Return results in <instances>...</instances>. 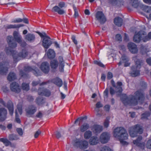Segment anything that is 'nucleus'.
<instances>
[{"label":"nucleus","mask_w":151,"mask_h":151,"mask_svg":"<svg viewBox=\"0 0 151 151\" xmlns=\"http://www.w3.org/2000/svg\"><path fill=\"white\" fill-rule=\"evenodd\" d=\"M134 94V96L131 95L129 99L127 94H122L121 100L125 105L135 106L138 104V101L142 103L145 98L144 92L141 90H138L135 92Z\"/></svg>","instance_id":"obj_1"},{"label":"nucleus","mask_w":151,"mask_h":151,"mask_svg":"<svg viewBox=\"0 0 151 151\" xmlns=\"http://www.w3.org/2000/svg\"><path fill=\"white\" fill-rule=\"evenodd\" d=\"M114 137L119 139L123 145H127L128 143L124 141L127 139L128 135L126 129L123 127H117L114 131Z\"/></svg>","instance_id":"obj_2"},{"label":"nucleus","mask_w":151,"mask_h":151,"mask_svg":"<svg viewBox=\"0 0 151 151\" xmlns=\"http://www.w3.org/2000/svg\"><path fill=\"white\" fill-rule=\"evenodd\" d=\"M5 51L7 55H12L14 62L15 63L19 61L21 58H25L28 54V51L25 48L23 49L20 52L18 53L16 51L7 47L5 49Z\"/></svg>","instance_id":"obj_3"},{"label":"nucleus","mask_w":151,"mask_h":151,"mask_svg":"<svg viewBox=\"0 0 151 151\" xmlns=\"http://www.w3.org/2000/svg\"><path fill=\"white\" fill-rule=\"evenodd\" d=\"M133 60L135 62V65L131 67L130 74L132 77H136L140 75V69L143 61L141 59H137V56H134Z\"/></svg>","instance_id":"obj_4"},{"label":"nucleus","mask_w":151,"mask_h":151,"mask_svg":"<svg viewBox=\"0 0 151 151\" xmlns=\"http://www.w3.org/2000/svg\"><path fill=\"white\" fill-rule=\"evenodd\" d=\"M14 38L12 36H8L7 37L6 40L9 47L12 48H14L17 46V43L21 42L22 37L19 32L14 31L13 33Z\"/></svg>","instance_id":"obj_5"},{"label":"nucleus","mask_w":151,"mask_h":151,"mask_svg":"<svg viewBox=\"0 0 151 151\" xmlns=\"http://www.w3.org/2000/svg\"><path fill=\"white\" fill-rule=\"evenodd\" d=\"M24 70V71L22 70H20L19 73L20 77L24 78H27L29 77L28 73L29 72H32L33 74L36 76H41L42 74V72L38 68H36L33 69L29 66L25 67Z\"/></svg>","instance_id":"obj_6"},{"label":"nucleus","mask_w":151,"mask_h":151,"mask_svg":"<svg viewBox=\"0 0 151 151\" xmlns=\"http://www.w3.org/2000/svg\"><path fill=\"white\" fill-rule=\"evenodd\" d=\"M59 63L57 60L54 59L50 62V66L52 69H56L59 65V70L61 72H63L64 71L65 67V62L62 56H60L58 58Z\"/></svg>","instance_id":"obj_7"},{"label":"nucleus","mask_w":151,"mask_h":151,"mask_svg":"<svg viewBox=\"0 0 151 151\" xmlns=\"http://www.w3.org/2000/svg\"><path fill=\"white\" fill-rule=\"evenodd\" d=\"M129 4L132 7L128 6L127 8L130 11L132 10V7L136 8L139 6L142 10L147 13H149L151 12V8L140 4L138 0H130Z\"/></svg>","instance_id":"obj_8"},{"label":"nucleus","mask_w":151,"mask_h":151,"mask_svg":"<svg viewBox=\"0 0 151 151\" xmlns=\"http://www.w3.org/2000/svg\"><path fill=\"white\" fill-rule=\"evenodd\" d=\"M129 134L132 137L137 136L138 134H141L143 132L142 127L140 124H137L130 127L129 131Z\"/></svg>","instance_id":"obj_9"},{"label":"nucleus","mask_w":151,"mask_h":151,"mask_svg":"<svg viewBox=\"0 0 151 151\" xmlns=\"http://www.w3.org/2000/svg\"><path fill=\"white\" fill-rule=\"evenodd\" d=\"M37 33L42 38V45L45 49L48 48L52 44V41L50 37L47 36L45 32L43 34L39 32H37Z\"/></svg>","instance_id":"obj_10"},{"label":"nucleus","mask_w":151,"mask_h":151,"mask_svg":"<svg viewBox=\"0 0 151 151\" xmlns=\"http://www.w3.org/2000/svg\"><path fill=\"white\" fill-rule=\"evenodd\" d=\"M0 103L7 108L9 114L11 116L13 115L14 111V105L11 100H9L7 103H6L2 99H0Z\"/></svg>","instance_id":"obj_11"},{"label":"nucleus","mask_w":151,"mask_h":151,"mask_svg":"<svg viewBox=\"0 0 151 151\" xmlns=\"http://www.w3.org/2000/svg\"><path fill=\"white\" fill-rule=\"evenodd\" d=\"M74 146L81 150L87 149L88 146V142L86 140H77L74 141Z\"/></svg>","instance_id":"obj_12"},{"label":"nucleus","mask_w":151,"mask_h":151,"mask_svg":"<svg viewBox=\"0 0 151 151\" xmlns=\"http://www.w3.org/2000/svg\"><path fill=\"white\" fill-rule=\"evenodd\" d=\"M146 35V32L142 30H140L137 33L136 32L133 38V41L136 43H139L141 40H142L143 36Z\"/></svg>","instance_id":"obj_13"},{"label":"nucleus","mask_w":151,"mask_h":151,"mask_svg":"<svg viewBox=\"0 0 151 151\" xmlns=\"http://www.w3.org/2000/svg\"><path fill=\"white\" fill-rule=\"evenodd\" d=\"M111 136L110 133L107 132H103L99 137V140L101 144L107 143L110 139Z\"/></svg>","instance_id":"obj_14"},{"label":"nucleus","mask_w":151,"mask_h":151,"mask_svg":"<svg viewBox=\"0 0 151 151\" xmlns=\"http://www.w3.org/2000/svg\"><path fill=\"white\" fill-rule=\"evenodd\" d=\"M142 139V137L141 136H139L136 139L133 141V143L141 149L144 150L145 146V144L144 142H141Z\"/></svg>","instance_id":"obj_15"},{"label":"nucleus","mask_w":151,"mask_h":151,"mask_svg":"<svg viewBox=\"0 0 151 151\" xmlns=\"http://www.w3.org/2000/svg\"><path fill=\"white\" fill-rule=\"evenodd\" d=\"M37 110V108L35 106L32 104L29 105L25 110L26 115L27 116L30 117L35 114Z\"/></svg>","instance_id":"obj_16"},{"label":"nucleus","mask_w":151,"mask_h":151,"mask_svg":"<svg viewBox=\"0 0 151 151\" xmlns=\"http://www.w3.org/2000/svg\"><path fill=\"white\" fill-rule=\"evenodd\" d=\"M95 17L99 21L101 24H104L106 21V18L102 11L97 12Z\"/></svg>","instance_id":"obj_17"},{"label":"nucleus","mask_w":151,"mask_h":151,"mask_svg":"<svg viewBox=\"0 0 151 151\" xmlns=\"http://www.w3.org/2000/svg\"><path fill=\"white\" fill-rule=\"evenodd\" d=\"M10 88L12 91L16 93H19L21 91L20 86L16 82H13L11 83L10 85Z\"/></svg>","instance_id":"obj_18"},{"label":"nucleus","mask_w":151,"mask_h":151,"mask_svg":"<svg viewBox=\"0 0 151 151\" xmlns=\"http://www.w3.org/2000/svg\"><path fill=\"white\" fill-rule=\"evenodd\" d=\"M37 92L39 95H44L47 97L49 96L51 94L50 91L44 88H39L38 89Z\"/></svg>","instance_id":"obj_19"},{"label":"nucleus","mask_w":151,"mask_h":151,"mask_svg":"<svg viewBox=\"0 0 151 151\" xmlns=\"http://www.w3.org/2000/svg\"><path fill=\"white\" fill-rule=\"evenodd\" d=\"M128 48L131 53L136 54L138 52V50L137 45L133 42H129L127 45Z\"/></svg>","instance_id":"obj_20"},{"label":"nucleus","mask_w":151,"mask_h":151,"mask_svg":"<svg viewBox=\"0 0 151 151\" xmlns=\"http://www.w3.org/2000/svg\"><path fill=\"white\" fill-rule=\"evenodd\" d=\"M129 59L128 57L125 55H123L121 57V60L118 63V65L120 66L122 63H124L125 67L129 66L130 65V63L129 62Z\"/></svg>","instance_id":"obj_21"},{"label":"nucleus","mask_w":151,"mask_h":151,"mask_svg":"<svg viewBox=\"0 0 151 151\" xmlns=\"http://www.w3.org/2000/svg\"><path fill=\"white\" fill-rule=\"evenodd\" d=\"M42 71L44 73L47 74L50 71V66L47 62H44L42 63L40 67Z\"/></svg>","instance_id":"obj_22"},{"label":"nucleus","mask_w":151,"mask_h":151,"mask_svg":"<svg viewBox=\"0 0 151 151\" xmlns=\"http://www.w3.org/2000/svg\"><path fill=\"white\" fill-rule=\"evenodd\" d=\"M7 110L3 107L0 108V121L3 122L7 118Z\"/></svg>","instance_id":"obj_23"},{"label":"nucleus","mask_w":151,"mask_h":151,"mask_svg":"<svg viewBox=\"0 0 151 151\" xmlns=\"http://www.w3.org/2000/svg\"><path fill=\"white\" fill-rule=\"evenodd\" d=\"M9 68L4 63H0V74L2 75H6L8 73Z\"/></svg>","instance_id":"obj_24"},{"label":"nucleus","mask_w":151,"mask_h":151,"mask_svg":"<svg viewBox=\"0 0 151 151\" xmlns=\"http://www.w3.org/2000/svg\"><path fill=\"white\" fill-rule=\"evenodd\" d=\"M51 82L59 87H61L63 83L62 80L58 77L52 79L51 80Z\"/></svg>","instance_id":"obj_25"},{"label":"nucleus","mask_w":151,"mask_h":151,"mask_svg":"<svg viewBox=\"0 0 151 151\" xmlns=\"http://www.w3.org/2000/svg\"><path fill=\"white\" fill-rule=\"evenodd\" d=\"M109 3L112 5L120 7L123 5L124 2L122 0H109Z\"/></svg>","instance_id":"obj_26"},{"label":"nucleus","mask_w":151,"mask_h":151,"mask_svg":"<svg viewBox=\"0 0 151 151\" xmlns=\"http://www.w3.org/2000/svg\"><path fill=\"white\" fill-rule=\"evenodd\" d=\"M36 103L40 106H43L46 102L45 99L42 97L38 96L36 99Z\"/></svg>","instance_id":"obj_27"},{"label":"nucleus","mask_w":151,"mask_h":151,"mask_svg":"<svg viewBox=\"0 0 151 151\" xmlns=\"http://www.w3.org/2000/svg\"><path fill=\"white\" fill-rule=\"evenodd\" d=\"M99 139L96 136L92 137L89 140V143L90 145H97L99 143Z\"/></svg>","instance_id":"obj_28"},{"label":"nucleus","mask_w":151,"mask_h":151,"mask_svg":"<svg viewBox=\"0 0 151 151\" xmlns=\"http://www.w3.org/2000/svg\"><path fill=\"white\" fill-rule=\"evenodd\" d=\"M114 23L115 25L118 27H121L123 24V19L119 17H116L114 19Z\"/></svg>","instance_id":"obj_29"},{"label":"nucleus","mask_w":151,"mask_h":151,"mask_svg":"<svg viewBox=\"0 0 151 151\" xmlns=\"http://www.w3.org/2000/svg\"><path fill=\"white\" fill-rule=\"evenodd\" d=\"M47 55L48 58L50 59H54L55 56V53L53 50L49 49L47 52Z\"/></svg>","instance_id":"obj_30"},{"label":"nucleus","mask_w":151,"mask_h":151,"mask_svg":"<svg viewBox=\"0 0 151 151\" xmlns=\"http://www.w3.org/2000/svg\"><path fill=\"white\" fill-rule=\"evenodd\" d=\"M52 10V12H57L60 15L63 14L65 13L63 10L61 9L57 6H55L53 7Z\"/></svg>","instance_id":"obj_31"},{"label":"nucleus","mask_w":151,"mask_h":151,"mask_svg":"<svg viewBox=\"0 0 151 151\" xmlns=\"http://www.w3.org/2000/svg\"><path fill=\"white\" fill-rule=\"evenodd\" d=\"M25 39L30 42H32L35 40V36L33 34L28 33L26 35Z\"/></svg>","instance_id":"obj_32"},{"label":"nucleus","mask_w":151,"mask_h":151,"mask_svg":"<svg viewBox=\"0 0 151 151\" xmlns=\"http://www.w3.org/2000/svg\"><path fill=\"white\" fill-rule=\"evenodd\" d=\"M93 128L94 129L93 132L95 133H99L103 130L102 127L99 125H94Z\"/></svg>","instance_id":"obj_33"},{"label":"nucleus","mask_w":151,"mask_h":151,"mask_svg":"<svg viewBox=\"0 0 151 151\" xmlns=\"http://www.w3.org/2000/svg\"><path fill=\"white\" fill-rule=\"evenodd\" d=\"M15 73L13 72H10L7 76V80L9 81H12L16 79Z\"/></svg>","instance_id":"obj_34"},{"label":"nucleus","mask_w":151,"mask_h":151,"mask_svg":"<svg viewBox=\"0 0 151 151\" xmlns=\"http://www.w3.org/2000/svg\"><path fill=\"white\" fill-rule=\"evenodd\" d=\"M22 26L23 25L21 24H9L4 25V27L5 29H10L19 28Z\"/></svg>","instance_id":"obj_35"},{"label":"nucleus","mask_w":151,"mask_h":151,"mask_svg":"<svg viewBox=\"0 0 151 151\" xmlns=\"http://www.w3.org/2000/svg\"><path fill=\"white\" fill-rule=\"evenodd\" d=\"M89 128V125L88 123H85L82 125L80 128V131L81 132H83L86 131Z\"/></svg>","instance_id":"obj_36"},{"label":"nucleus","mask_w":151,"mask_h":151,"mask_svg":"<svg viewBox=\"0 0 151 151\" xmlns=\"http://www.w3.org/2000/svg\"><path fill=\"white\" fill-rule=\"evenodd\" d=\"M150 114L149 112L146 111L142 114L141 119L142 120H148V117L150 116Z\"/></svg>","instance_id":"obj_37"},{"label":"nucleus","mask_w":151,"mask_h":151,"mask_svg":"<svg viewBox=\"0 0 151 151\" xmlns=\"http://www.w3.org/2000/svg\"><path fill=\"white\" fill-rule=\"evenodd\" d=\"M117 86H116V88L118 90V91L116 92H119L121 93L123 91L122 87V83L121 82L118 81L116 83Z\"/></svg>","instance_id":"obj_38"},{"label":"nucleus","mask_w":151,"mask_h":151,"mask_svg":"<svg viewBox=\"0 0 151 151\" xmlns=\"http://www.w3.org/2000/svg\"><path fill=\"white\" fill-rule=\"evenodd\" d=\"M0 141L2 142L6 146H8L11 144V142L6 138H0Z\"/></svg>","instance_id":"obj_39"},{"label":"nucleus","mask_w":151,"mask_h":151,"mask_svg":"<svg viewBox=\"0 0 151 151\" xmlns=\"http://www.w3.org/2000/svg\"><path fill=\"white\" fill-rule=\"evenodd\" d=\"M92 135V132L90 130H87L86 131L84 134V138L86 139H88L91 138Z\"/></svg>","instance_id":"obj_40"},{"label":"nucleus","mask_w":151,"mask_h":151,"mask_svg":"<svg viewBox=\"0 0 151 151\" xmlns=\"http://www.w3.org/2000/svg\"><path fill=\"white\" fill-rule=\"evenodd\" d=\"M151 39V32H149L147 35H146L142 38V41L144 42H147Z\"/></svg>","instance_id":"obj_41"},{"label":"nucleus","mask_w":151,"mask_h":151,"mask_svg":"<svg viewBox=\"0 0 151 151\" xmlns=\"http://www.w3.org/2000/svg\"><path fill=\"white\" fill-rule=\"evenodd\" d=\"M19 139L18 135L14 134H10L9 136V139L10 141L17 140Z\"/></svg>","instance_id":"obj_42"},{"label":"nucleus","mask_w":151,"mask_h":151,"mask_svg":"<svg viewBox=\"0 0 151 151\" xmlns=\"http://www.w3.org/2000/svg\"><path fill=\"white\" fill-rule=\"evenodd\" d=\"M22 88L23 90L28 91L29 89V83H23L22 84Z\"/></svg>","instance_id":"obj_43"},{"label":"nucleus","mask_w":151,"mask_h":151,"mask_svg":"<svg viewBox=\"0 0 151 151\" xmlns=\"http://www.w3.org/2000/svg\"><path fill=\"white\" fill-rule=\"evenodd\" d=\"M87 119V116H81L78 118L75 121V124H76L78 122H80L82 121L84 119Z\"/></svg>","instance_id":"obj_44"},{"label":"nucleus","mask_w":151,"mask_h":151,"mask_svg":"<svg viewBox=\"0 0 151 151\" xmlns=\"http://www.w3.org/2000/svg\"><path fill=\"white\" fill-rule=\"evenodd\" d=\"M100 151H113L111 148L109 147L104 146L102 147L101 148Z\"/></svg>","instance_id":"obj_45"},{"label":"nucleus","mask_w":151,"mask_h":151,"mask_svg":"<svg viewBox=\"0 0 151 151\" xmlns=\"http://www.w3.org/2000/svg\"><path fill=\"white\" fill-rule=\"evenodd\" d=\"M94 63L100 67L102 68L105 67V65L100 61L94 60Z\"/></svg>","instance_id":"obj_46"},{"label":"nucleus","mask_w":151,"mask_h":151,"mask_svg":"<svg viewBox=\"0 0 151 151\" xmlns=\"http://www.w3.org/2000/svg\"><path fill=\"white\" fill-rule=\"evenodd\" d=\"M15 113V121L17 123L20 124L21 123V120L19 118V115L17 111H16Z\"/></svg>","instance_id":"obj_47"},{"label":"nucleus","mask_w":151,"mask_h":151,"mask_svg":"<svg viewBox=\"0 0 151 151\" xmlns=\"http://www.w3.org/2000/svg\"><path fill=\"white\" fill-rule=\"evenodd\" d=\"M109 118L107 117L105 121H104V125L105 127L107 128L108 127L109 124Z\"/></svg>","instance_id":"obj_48"},{"label":"nucleus","mask_w":151,"mask_h":151,"mask_svg":"<svg viewBox=\"0 0 151 151\" xmlns=\"http://www.w3.org/2000/svg\"><path fill=\"white\" fill-rule=\"evenodd\" d=\"M109 90L106 88L104 92V99L107 98L108 97Z\"/></svg>","instance_id":"obj_49"},{"label":"nucleus","mask_w":151,"mask_h":151,"mask_svg":"<svg viewBox=\"0 0 151 151\" xmlns=\"http://www.w3.org/2000/svg\"><path fill=\"white\" fill-rule=\"evenodd\" d=\"M140 85L143 89H146L147 87V83L144 81H142L140 82Z\"/></svg>","instance_id":"obj_50"},{"label":"nucleus","mask_w":151,"mask_h":151,"mask_svg":"<svg viewBox=\"0 0 151 151\" xmlns=\"http://www.w3.org/2000/svg\"><path fill=\"white\" fill-rule=\"evenodd\" d=\"M146 146L148 149H151V139H149L147 141Z\"/></svg>","instance_id":"obj_51"},{"label":"nucleus","mask_w":151,"mask_h":151,"mask_svg":"<svg viewBox=\"0 0 151 151\" xmlns=\"http://www.w3.org/2000/svg\"><path fill=\"white\" fill-rule=\"evenodd\" d=\"M115 38L116 40L118 41H122V37L121 35L118 34L116 35Z\"/></svg>","instance_id":"obj_52"},{"label":"nucleus","mask_w":151,"mask_h":151,"mask_svg":"<svg viewBox=\"0 0 151 151\" xmlns=\"http://www.w3.org/2000/svg\"><path fill=\"white\" fill-rule=\"evenodd\" d=\"M16 131L19 135L22 136L23 135V132L22 128H17L16 129Z\"/></svg>","instance_id":"obj_53"},{"label":"nucleus","mask_w":151,"mask_h":151,"mask_svg":"<svg viewBox=\"0 0 151 151\" xmlns=\"http://www.w3.org/2000/svg\"><path fill=\"white\" fill-rule=\"evenodd\" d=\"M23 21L22 19L20 18H18L17 19H14L12 22L13 23H19L22 22Z\"/></svg>","instance_id":"obj_54"},{"label":"nucleus","mask_w":151,"mask_h":151,"mask_svg":"<svg viewBox=\"0 0 151 151\" xmlns=\"http://www.w3.org/2000/svg\"><path fill=\"white\" fill-rule=\"evenodd\" d=\"M71 39L73 42L76 45L78 44V42L77 40L76 39V36L74 35H72L71 36Z\"/></svg>","instance_id":"obj_55"},{"label":"nucleus","mask_w":151,"mask_h":151,"mask_svg":"<svg viewBox=\"0 0 151 151\" xmlns=\"http://www.w3.org/2000/svg\"><path fill=\"white\" fill-rule=\"evenodd\" d=\"M113 77L112 73L110 72H109L107 74V79L108 80H110Z\"/></svg>","instance_id":"obj_56"},{"label":"nucleus","mask_w":151,"mask_h":151,"mask_svg":"<svg viewBox=\"0 0 151 151\" xmlns=\"http://www.w3.org/2000/svg\"><path fill=\"white\" fill-rule=\"evenodd\" d=\"M109 91L110 94L113 96L115 93V91L114 89L112 87H110L109 89Z\"/></svg>","instance_id":"obj_57"},{"label":"nucleus","mask_w":151,"mask_h":151,"mask_svg":"<svg viewBox=\"0 0 151 151\" xmlns=\"http://www.w3.org/2000/svg\"><path fill=\"white\" fill-rule=\"evenodd\" d=\"M20 44L21 47H25L27 45V43L24 41H22L21 39V42L20 43H18Z\"/></svg>","instance_id":"obj_58"},{"label":"nucleus","mask_w":151,"mask_h":151,"mask_svg":"<svg viewBox=\"0 0 151 151\" xmlns=\"http://www.w3.org/2000/svg\"><path fill=\"white\" fill-rule=\"evenodd\" d=\"M41 133V132L40 130H37V132H36L34 134L35 138H37L39 136V135Z\"/></svg>","instance_id":"obj_59"},{"label":"nucleus","mask_w":151,"mask_h":151,"mask_svg":"<svg viewBox=\"0 0 151 151\" xmlns=\"http://www.w3.org/2000/svg\"><path fill=\"white\" fill-rule=\"evenodd\" d=\"M103 105L101 103L100 101H99L96 104V107L97 108H99L102 107Z\"/></svg>","instance_id":"obj_60"},{"label":"nucleus","mask_w":151,"mask_h":151,"mask_svg":"<svg viewBox=\"0 0 151 151\" xmlns=\"http://www.w3.org/2000/svg\"><path fill=\"white\" fill-rule=\"evenodd\" d=\"M17 109L18 112L20 115H21L22 113V106H17Z\"/></svg>","instance_id":"obj_61"},{"label":"nucleus","mask_w":151,"mask_h":151,"mask_svg":"<svg viewBox=\"0 0 151 151\" xmlns=\"http://www.w3.org/2000/svg\"><path fill=\"white\" fill-rule=\"evenodd\" d=\"M105 110L107 111H109L110 109V106L109 105H106L104 106Z\"/></svg>","instance_id":"obj_62"},{"label":"nucleus","mask_w":151,"mask_h":151,"mask_svg":"<svg viewBox=\"0 0 151 151\" xmlns=\"http://www.w3.org/2000/svg\"><path fill=\"white\" fill-rule=\"evenodd\" d=\"M65 5V3L63 2H60L58 4V6L60 8L64 7Z\"/></svg>","instance_id":"obj_63"},{"label":"nucleus","mask_w":151,"mask_h":151,"mask_svg":"<svg viewBox=\"0 0 151 151\" xmlns=\"http://www.w3.org/2000/svg\"><path fill=\"white\" fill-rule=\"evenodd\" d=\"M73 9L74 11V16L75 17H78V11H77V10L76 7H74Z\"/></svg>","instance_id":"obj_64"}]
</instances>
